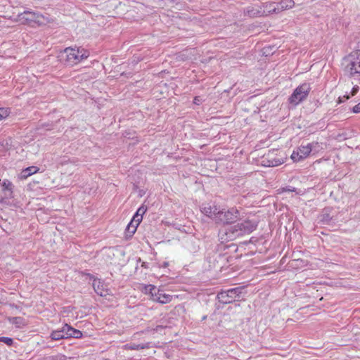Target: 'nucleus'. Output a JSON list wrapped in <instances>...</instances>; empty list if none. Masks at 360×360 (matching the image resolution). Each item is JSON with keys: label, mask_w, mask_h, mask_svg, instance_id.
I'll use <instances>...</instances> for the list:
<instances>
[{"label": "nucleus", "mask_w": 360, "mask_h": 360, "mask_svg": "<svg viewBox=\"0 0 360 360\" xmlns=\"http://www.w3.org/2000/svg\"><path fill=\"white\" fill-rule=\"evenodd\" d=\"M257 221L250 219L239 221L237 224L224 226L219 230V237L221 243L234 240L252 233L257 227Z\"/></svg>", "instance_id": "obj_1"}, {"label": "nucleus", "mask_w": 360, "mask_h": 360, "mask_svg": "<svg viewBox=\"0 0 360 360\" xmlns=\"http://www.w3.org/2000/svg\"><path fill=\"white\" fill-rule=\"evenodd\" d=\"M345 75L352 80L360 83V56L350 54L344 59Z\"/></svg>", "instance_id": "obj_2"}, {"label": "nucleus", "mask_w": 360, "mask_h": 360, "mask_svg": "<svg viewBox=\"0 0 360 360\" xmlns=\"http://www.w3.org/2000/svg\"><path fill=\"white\" fill-rule=\"evenodd\" d=\"M240 219V211L236 207L228 210L222 209L219 210L214 217V221L217 224H229Z\"/></svg>", "instance_id": "obj_3"}, {"label": "nucleus", "mask_w": 360, "mask_h": 360, "mask_svg": "<svg viewBox=\"0 0 360 360\" xmlns=\"http://www.w3.org/2000/svg\"><path fill=\"white\" fill-rule=\"evenodd\" d=\"M245 290L243 286L231 288L226 290H221L217 295L219 301L223 304L231 303L241 297L243 291Z\"/></svg>", "instance_id": "obj_4"}, {"label": "nucleus", "mask_w": 360, "mask_h": 360, "mask_svg": "<svg viewBox=\"0 0 360 360\" xmlns=\"http://www.w3.org/2000/svg\"><path fill=\"white\" fill-rule=\"evenodd\" d=\"M14 185L8 179H0V203H6L13 198Z\"/></svg>", "instance_id": "obj_5"}, {"label": "nucleus", "mask_w": 360, "mask_h": 360, "mask_svg": "<svg viewBox=\"0 0 360 360\" xmlns=\"http://www.w3.org/2000/svg\"><path fill=\"white\" fill-rule=\"evenodd\" d=\"M310 89V86L307 83H304L297 87L289 98L290 103L293 105L299 104L307 97Z\"/></svg>", "instance_id": "obj_6"}, {"label": "nucleus", "mask_w": 360, "mask_h": 360, "mask_svg": "<svg viewBox=\"0 0 360 360\" xmlns=\"http://www.w3.org/2000/svg\"><path fill=\"white\" fill-rule=\"evenodd\" d=\"M278 150L269 151L262 157V165L264 167H276L283 163L282 158L276 157Z\"/></svg>", "instance_id": "obj_7"}, {"label": "nucleus", "mask_w": 360, "mask_h": 360, "mask_svg": "<svg viewBox=\"0 0 360 360\" xmlns=\"http://www.w3.org/2000/svg\"><path fill=\"white\" fill-rule=\"evenodd\" d=\"M64 51L67 53V62L69 64L72 65L82 61L79 58V52L75 49L68 47Z\"/></svg>", "instance_id": "obj_8"}, {"label": "nucleus", "mask_w": 360, "mask_h": 360, "mask_svg": "<svg viewBox=\"0 0 360 360\" xmlns=\"http://www.w3.org/2000/svg\"><path fill=\"white\" fill-rule=\"evenodd\" d=\"M276 5L277 8H273L274 13H278L283 11L292 8L295 6V2L293 0H281Z\"/></svg>", "instance_id": "obj_9"}, {"label": "nucleus", "mask_w": 360, "mask_h": 360, "mask_svg": "<svg viewBox=\"0 0 360 360\" xmlns=\"http://www.w3.org/2000/svg\"><path fill=\"white\" fill-rule=\"evenodd\" d=\"M245 13L251 18H256L265 15V11L259 6H249L245 9Z\"/></svg>", "instance_id": "obj_10"}, {"label": "nucleus", "mask_w": 360, "mask_h": 360, "mask_svg": "<svg viewBox=\"0 0 360 360\" xmlns=\"http://www.w3.org/2000/svg\"><path fill=\"white\" fill-rule=\"evenodd\" d=\"M154 301L158 302L162 304L168 303L170 302L172 299V296L169 295H167L163 292V291L160 290L158 289V291L156 292V295H155Z\"/></svg>", "instance_id": "obj_11"}, {"label": "nucleus", "mask_w": 360, "mask_h": 360, "mask_svg": "<svg viewBox=\"0 0 360 360\" xmlns=\"http://www.w3.org/2000/svg\"><path fill=\"white\" fill-rule=\"evenodd\" d=\"M316 143H308L306 146H300L297 150L300 154V157L303 159L307 158L312 151L311 147L316 146Z\"/></svg>", "instance_id": "obj_12"}, {"label": "nucleus", "mask_w": 360, "mask_h": 360, "mask_svg": "<svg viewBox=\"0 0 360 360\" xmlns=\"http://www.w3.org/2000/svg\"><path fill=\"white\" fill-rule=\"evenodd\" d=\"M151 343L150 342H146L143 344H135V343H130L125 345V347L128 349L131 350H140V349H149L150 348Z\"/></svg>", "instance_id": "obj_13"}, {"label": "nucleus", "mask_w": 360, "mask_h": 360, "mask_svg": "<svg viewBox=\"0 0 360 360\" xmlns=\"http://www.w3.org/2000/svg\"><path fill=\"white\" fill-rule=\"evenodd\" d=\"M219 209L217 207L214 206H209V207H205L202 210V212L207 215V217L212 218L214 221V217L217 215V213L219 212Z\"/></svg>", "instance_id": "obj_14"}, {"label": "nucleus", "mask_w": 360, "mask_h": 360, "mask_svg": "<svg viewBox=\"0 0 360 360\" xmlns=\"http://www.w3.org/2000/svg\"><path fill=\"white\" fill-rule=\"evenodd\" d=\"M198 301L195 299H191L190 301L188 302H185L182 306V308L184 309V311L185 313H190V312H193V309L195 307H196L197 305H198Z\"/></svg>", "instance_id": "obj_15"}, {"label": "nucleus", "mask_w": 360, "mask_h": 360, "mask_svg": "<svg viewBox=\"0 0 360 360\" xmlns=\"http://www.w3.org/2000/svg\"><path fill=\"white\" fill-rule=\"evenodd\" d=\"M39 168L35 166L28 167L25 169H22L20 173L21 179H27L28 176L38 172Z\"/></svg>", "instance_id": "obj_16"}, {"label": "nucleus", "mask_w": 360, "mask_h": 360, "mask_svg": "<svg viewBox=\"0 0 360 360\" xmlns=\"http://www.w3.org/2000/svg\"><path fill=\"white\" fill-rule=\"evenodd\" d=\"M19 17H21L22 19H25L27 21H34L37 18L38 15L34 12L25 11L19 15Z\"/></svg>", "instance_id": "obj_17"}, {"label": "nucleus", "mask_w": 360, "mask_h": 360, "mask_svg": "<svg viewBox=\"0 0 360 360\" xmlns=\"http://www.w3.org/2000/svg\"><path fill=\"white\" fill-rule=\"evenodd\" d=\"M69 333H68V335L70 338H80L82 336V331L77 330L72 327H71L70 325L69 326L66 327Z\"/></svg>", "instance_id": "obj_18"}, {"label": "nucleus", "mask_w": 360, "mask_h": 360, "mask_svg": "<svg viewBox=\"0 0 360 360\" xmlns=\"http://www.w3.org/2000/svg\"><path fill=\"white\" fill-rule=\"evenodd\" d=\"M8 321L11 323L15 325L18 328H21L25 325L24 319L20 316L9 317Z\"/></svg>", "instance_id": "obj_19"}, {"label": "nucleus", "mask_w": 360, "mask_h": 360, "mask_svg": "<svg viewBox=\"0 0 360 360\" xmlns=\"http://www.w3.org/2000/svg\"><path fill=\"white\" fill-rule=\"evenodd\" d=\"M145 292L150 295L151 299L154 300V297H155L156 292L158 291V288L152 285H146L144 287Z\"/></svg>", "instance_id": "obj_20"}, {"label": "nucleus", "mask_w": 360, "mask_h": 360, "mask_svg": "<svg viewBox=\"0 0 360 360\" xmlns=\"http://www.w3.org/2000/svg\"><path fill=\"white\" fill-rule=\"evenodd\" d=\"M137 227L138 224H135L134 223V221L131 220V221L126 228V231L127 232V233L129 234L130 236H131L136 232Z\"/></svg>", "instance_id": "obj_21"}, {"label": "nucleus", "mask_w": 360, "mask_h": 360, "mask_svg": "<svg viewBox=\"0 0 360 360\" xmlns=\"http://www.w3.org/2000/svg\"><path fill=\"white\" fill-rule=\"evenodd\" d=\"M50 337L53 340H59L64 339V335H61V333L59 330H53L51 333Z\"/></svg>", "instance_id": "obj_22"}, {"label": "nucleus", "mask_w": 360, "mask_h": 360, "mask_svg": "<svg viewBox=\"0 0 360 360\" xmlns=\"http://www.w3.org/2000/svg\"><path fill=\"white\" fill-rule=\"evenodd\" d=\"M76 50L79 52V56L81 60L87 58L89 56V52L84 49H77Z\"/></svg>", "instance_id": "obj_23"}, {"label": "nucleus", "mask_w": 360, "mask_h": 360, "mask_svg": "<svg viewBox=\"0 0 360 360\" xmlns=\"http://www.w3.org/2000/svg\"><path fill=\"white\" fill-rule=\"evenodd\" d=\"M264 7L267 9L269 13H274L273 8H277V5L274 2H271L266 3Z\"/></svg>", "instance_id": "obj_24"}, {"label": "nucleus", "mask_w": 360, "mask_h": 360, "mask_svg": "<svg viewBox=\"0 0 360 360\" xmlns=\"http://www.w3.org/2000/svg\"><path fill=\"white\" fill-rule=\"evenodd\" d=\"M10 110L8 108H0V117L1 120L9 115Z\"/></svg>", "instance_id": "obj_25"}, {"label": "nucleus", "mask_w": 360, "mask_h": 360, "mask_svg": "<svg viewBox=\"0 0 360 360\" xmlns=\"http://www.w3.org/2000/svg\"><path fill=\"white\" fill-rule=\"evenodd\" d=\"M0 342L5 343L8 346H12L13 344V340L8 337H0Z\"/></svg>", "instance_id": "obj_26"}, {"label": "nucleus", "mask_w": 360, "mask_h": 360, "mask_svg": "<svg viewBox=\"0 0 360 360\" xmlns=\"http://www.w3.org/2000/svg\"><path fill=\"white\" fill-rule=\"evenodd\" d=\"M291 158L292 160H293L294 162H298L303 159L302 157H300V154L297 150L296 151L294 150L292 152L291 155Z\"/></svg>", "instance_id": "obj_27"}, {"label": "nucleus", "mask_w": 360, "mask_h": 360, "mask_svg": "<svg viewBox=\"0 0 360 360\" xmlns=\"http://www.w3.org/2000/svg\"><path fill=\"white\" fill-rule=\"evenodd\" d=\"M143 216H140L139 214H135L131 219L132 221L135 224H138V225L140 224V222L142 221Z\"/></svg>", "instance_id": "obj_28"}, {"label": "nucleus", "mask_w": 360, "mask_h": 360, "mask_svg": "<svg viewBox=\"0 0 360 360\" xmlns=\"http://www.w3.org/2000/svg\"><path fill=\"white\" fill-rule=\"evenodd\" d=\"M67 326H69V325L68 324H65L63 326V328L60 330H59L60 331V333H61V335H64V339L69 338V336L68 335V333H68V330L66 328Z\"/></svg>", "instance_id": "obj_29"}, {"label": "nucleus", "mask_w": 360, "mask_h": 360, "mask_svg": "<svg viewBox=\"0 0 360 360\" xmlns=\"http://www.w3.org/2000/svg\"><path fill=\"white\" fill-rule=\"evenodd\" d=\"M311 143H316V146H313V147H311L312 148V151L311 153H318L321 149H322L321 146H320V144L318 143V142H312Z\"/></svg>", "instance_id": "obj_30"}, {"label": "nucleus", "mask_w": 360, "mask_h": 360, "mask_svg": "<svg viewBox=\"0 0 360 360\" xmlns=\"http://www.w3.org/2000/svg\"><path fill=\"white\" fill-rule=\"evenodd\" d=\"M147 210V208L146 207H144L143 205L141 206L138 210L136 211V212L135 214H139V215L141 216H143L144 214V213L146 212Z\"/></svg>", "instance_id": "obj_31"}, {"label": "nucleus", "mask_w": 360, "mask_h": 360, "mask_svg": "<svg viewBox=\"0 0 360 360\" xmlns=\"http://www.w3.org/2000/svg\"><path fill=\"white\" fill-rule=\"evenodd\" d=\"M352 112L354 113H359L360 112V103L353 107Z\"/></svg>", "instance_id": "obj_32"}, {"label": "nucleus", "mask_w": 360, "mask_h": 360, "mask_svg": "<svg viewBox=\"0 0 360 360\" xmlns=\"http://www.w3.org/2000/svg\"><path fill=\"white\" fill-rule=\"evenodd\" d=\"M359 89V87L358 86V85L355 84L352 89L351 96H354L358 92Z\"/></svg>", "instance_id": "obj_33"}, {"label": "nucleus", "mask_w": 360, "mask_h": 360, "mask_svg": "<svg viewBox=\"0 0 360 360\" xmlns=\"http://www.w3.org/2000/svg\"><path fill=\"white\" fill-rule=\"evenodd\" d=\"M349 98V95H345L342 98L341 97H339V103L344 102L345 100H348Z\"/></svg>", "instance_id": "obj_34"}, {"label": "nucleus", "mask_w": 360, "mask_h": 360, "mask_svg": "<svg viewBox=\"0 0 360 360\" xmlns=\"http://www.w3.org/2000/svg\"><path fill=\"white\" fill-rule=\"evenodd\" d=\"M57 360H65L66 356L65 355H59L56 356Z\"/></svg>", "instance_id": "obj_35"}, {"label": "nucleus", "mask_w": 360, "mask_h": 360, "mask_svg": "<svg viewBox=\"0 0 360 360\" xmlns=\"http://www.w3.org/2000/svg\"><path fill=\"white\" fill-rule=\"evenodd\" d=\"M193 102L194 103L199 105L200 103L201 102V99H200L199 97H195Z\"/></svg>", "instance_id": "obj_36"}, {"label": "nucleus", "mask_w": 360, "mask_h": 360, "mask_svg": "<svg viewBox=\"0 0 360 360\" xmlns=\"http://www.w3.org/2000/svg\"><path fill=\"white\" fill-rule=\"evenodd\" d=\"M322 220H323V221H329L330 219H328V216H327V217H326V218H325V217H323Z\"/></svg>", "instance_id": "obj_37"}, {"label": "nucleus", "mask_w": 360, "mask_h": 360, "mask_svg": "<svg viewBox=\"0 0 360 360\" xmlns=\"http://www.w3.org/2000/svg\"><path fill=\"white\" fill-rule=\"evenodd\" d=\"M284 191H295V188H293L292 189H290V188L285 189V188H284Z\"/></svg>", "instance_id": "obj_38"}]
</instances>
